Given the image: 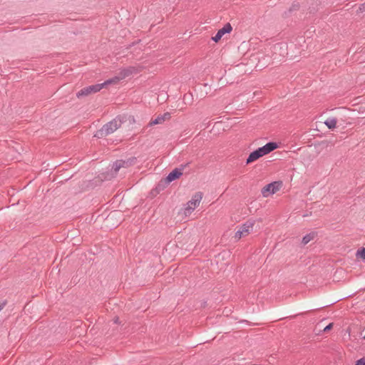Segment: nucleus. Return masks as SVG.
<instances>
[{
  "instance_id": "f257e3e1",
  "label": "nucleus",
  "mask_w": 365,
  "mask_h": 365,
  "mask_svg": "<svg viewBox=\"0 0 365 365\" xmlns=\"http://www.w3.org/2000/svg\"><path fill=\"white\" fill-rule=\"evenodd\" d=\"M119 81V78L115 77L114 78H110L102 83L94 84L91 86H86L80 90L77 93L76 96L78 98H81L83 96H87L91 93H96L100 91L103 88H104L106 85L111 84L113 83H116Z\"/></svg>"
},
{
  "instance_id": "f03ea898",
  "label": "nucleus",
  "mask_w": 365,
  "mask_h": 365,
  "mask_svg": "<svg viewBox=\"0 0 365 365\" xmlns=\"http://www.w3.org/2000/svg\"><path fill=\"white\" fill-rule=\"evenodd\" d=\"M122 120L119 118H115L111 121L105 124L100 130L95 134V137L102 138L107 136L115 132L118 128L120 127Z\"/></svg>"
},
{
  "instance_id": "7ed1b4c3",
  "label": "nucleus",
  "mask_w": 365,
  "mask_h": 365,
  "mask_svg": "<svg viewBox=\"0 0 365 365\" xmlns=\"http://www.w3.org/2000/svg\"><path fill=\"white\" fill-rule=\"evenodd\" d=\"M202 198V195L201 192L195 193L192 199L189 200L185 207L184 214L185 215H189L191 212L199 205L201 200Z\"/></svg>"
},
{
  "instance_id": "20e7f679",
  "label": "nucleus",
  "mask_w": 365,
  "mask_h": 365,
  "mask_svg": "<svg viewBox=\"0 0 365 365\" xmlns=\"http://www.w3.org/2000/svg\"><path fill=\"white\" fill-rule=\"evenodd\" d=\"M254 225L253 222L247 221L245 223L242 224L239 230L235 234V238L238 240L242 237L245 236L250 233V232L252 230Z\"/></svg>"
},
{
  "instance_id": "39448f33",
  "label": "nucleus",
  "mask_w": 365,
  "mask_h": 365,
  "mask_svg": "<svg viewBox=\"0 0 365 365\" xmlns=\"http://www.w3.org/2000/svg\"><path fill=\"white\" fill-rule=\"evenodd\" d=\"M280 183L279 182H272L265 185L261 190L263 197H267L270 195L275 193L279 190Z\"/></svg>"
},
{
  "instance_id": "423d86ee",
  "label": "nucleus",
  "mask_w": 365,
  "mask_h": 365,
  "mask_svg": "<svg viewBox=\"0 0 365 365\" xmlns=\"http://www.w3.org/2000/svg\"><path fill=\"white\" fill-rule=\"evenodd\" d=\"M232 27L230 23L226 24L222 29H219L215 36L212 39L215 42H217L225 34H229L232 31Z\"/></svg>"
},
{
  "instance_id": "0eeeda50",
  "label": "nucleus",
  "mask_w": 365,
  "mask_h": 365,
  "mask_svg": "<svg viewBox=\"0 0 365 365\" xmlns=\"http://www.w3.org/2000/svg\"><path fill=\"white\" fill-rule=\"evenodd\" d=\"M185 165H182V168H175L172 170L166 177V181L171 182L172 181L179 178L182 175V170Z\"/></svg>"
},
{
  "instance_id": "6e6552de",
  "label": "nucleus",
  "mask_w": 365,
  "mask_h": 365,
  "mask_svg": "<svg viewBox=\"0 0 365 365\" xmlns=\"http://www.w3.org/2000/svg\"><path fill=\"white\" fill-rule=\"evenodd\" d=\"M278 145L274 142H269L266 145H264L262 147L259 148V150L262 155V156H264L272 151L274 150L276 148H277Z\"/></svg>"
},
{
  "instance_id": "1a4fd4ad",
  "label": "nucleus",
  "mask_w": 365,
  "mask_h": 365,
  "mask_svg": "<svg viewBox=\"0 0 365 365\" xmlns=\"http://www.w3.org/2000/svg\"><path fill=\"white\" fill-rule=\"evenodd\" d=\"M138 72H140L138 67L129 66L128 68H123L120 72V75L121 78H125L132 74L138 73Z\"/></svg>"
},
{
  "instance_id": "9d476101",
  "label": "nucleus",
  "mask_w": 365,
  "mask_h": 365,
  "mask_svg": "<svg viewBox=\"0 0 365 365\" xmlns=\"http://www.w3.org/2000/svg\"><path fill=\"white\" fill-rule=\"evenodd\" d=\"M261 157H262V156L259 149L257 148V150H254L249 155V156L246 160V164L247 165L250 164L252 162L257 160V159H259Z\"/></svg>"
},
{
  "instance_id": "9b49d317",
  "label": "nucleus",
  "mask_w": 365,
  "mask_h": 365,
  "mask_svg": "<svg viewBox=\"0 0 365 365\" xmlns=\"http://www.w3.org/2000/svg\"><path fill=\"white\" fill-rule=\"evenodd\" d=\"M127 165L128 163L124 160H116L115 163H113L111 170L116 173L121 168L125 167V165Z\"/></svg>"
},
{
  "instance_id": "f8f14e48",
  "label": "nucleus",
  "mask_w": 365,
  "mask_h": 365,
  "mask_svg": "<svg viewBox=\"0 0 365 365\" xmlns=\"http://www.w3.org/2000/svg\"><path fill=\"white\" fill-rule=\"evenodd\" d=\"M337 119L336 118H328L325 121L324 124L329 129H334L336 126Z\"/></svg>"
},
{
  "instance_id": "ddd939ff",
  "label": "nucleus",
  "mask_w": 365,
  "mask_h": 365,
  "mask_svg": "<svg viewBox=\"0 0 365 365\" xmlns=\"http://www.w3.org/2000/svg\"><path fill=\"white\" fill-rule=\"evenodd\" d=\"M315 235H316L315 232H310V233L306 235L305 236L303 237L302 243L304 245L308 244L311 240H312L314 238Z\"/></svg>"
},
{
  "instance_id": "4468645a",
  "label": "nucleus",
  "mask_w": 365,
  "mask_h": 365,
  "mask_svg": "<svg viewBox=\"0 0 365 365\" xmlns=\"http://www.w3.org/2000/svg\"><path fill=\"white\" fill-rule=\"evenodd\" d=\"M163 123V118L161 115H158L154 120H151L148 123V126H153L155 125L162 124Z\"/></svg>"
},
{
  "instance_id": "2eb2a0df",
  "label": "nucleus",
  "mask_w": 365,
  "mask_h": 365,
  "mask_svg": "<svg viewBox=\"0 0 365 365\" xmlns=\"http://www.w3.org/2000/svg\"><path fill=\"white\" fill-rule=\"evenodd\" d=\"M356 257H360L361 259H365V247H362L356 251Z\"/></svg>"
},
{
  "instance_id": "dca6fc26",
  "label": "nucleus",
  "mask_w": 365,
  "mask_h": 365,
  "mask_svg": "<svg viewBox=\"0 0 365 365\" xmlns=\"http://www.w3.org/2000/svg\"><path fill=\"white\" fill-rule=\"evenodd\" d=\"M161 117L163 118V122L166 120H168L170 118L171 115H170V113L169 112H166L163 115H160Z\"/></svg>"
},
{
  "instance_id": "f3484780",
  "label": "nucleus",
  "mask_w": 365,
  "mask_h": 365,
  "mask_svg": "<svg viewBox=\"0 0 365 365\" xmlns=\"http://www.w3.org/2000/svg\"><path fill=\"white\" fill-rule=\"evenodd\" d=\"M355 365H365V358H361L357 360L355 363Z\"/></svg>"
},
{
  "instance_id": "a211bd4d",
  "label": "nucleus",
  "mask_w": 365,
  "mask_h": 365,
  "mask_svg": "<svg viewBox=\"0 0 365 365\" xmlns=\"http://www.w3.org/2000/svg\"><path fill=\"white\" fill-rule=\"evenodd\" d=\"M299 4L296 3L292 5V6L289 9V11L291 12L292 11H296L299 9Z\"/></svg>"
},
{
  "instance_id": "6ab92c4d",
  "label": "nucleus",
  "mask_w": 365,
  "mask_h": 365,
  "mask_svg": "<svg viewBox=\"0 0 365 365\" xmlns=\"http://www.w3.org/2000/svg\"><path fill=\"white\" fill-rule=\"evenodd\" d=\"M359 11L360 12H364L365 11V2L359 5Z\"/></svg>"
},
{
  "instance_id": "aec40b11",
  "label": "nucleus",
  "mask_w": 365,
  "mask_h": 365,
  "mask_svg": "<svg viewBox=\"0 0 365 365\" xmlns=\"http://www.w3.org/2000/svg\"><path fill=\"white\" fill-rule=\"evenodd\" d=\"M332 327H333V324L330 323L329 324H328L327 327H324V331H329L332 328Z\"/></svg>"
},
{
  "instance_id": "412c9836",
  "label": "nucleus",
  "mask_w": 365,
  "mask_h": 365,
  "mask_svg": "<svg viewBox=\"0 0 365 365\" xmlns=\"http://www.w3.org/2000/svg\"><path fill=\"white\" fill-rule=\"evenodd\" d=\"M5 305H6V302H3L2 303H0V311H1L4 309Z\"/></svg>"
},
{
  "instance_id": "4be33fe9",
  "label": "nucleus",
  "mask_w": 365,
  "mask_h": 365,
  "mask_svg": "<svg viewBox=\"0 0 365 365\" xmlns=\"http://www.w3.org/2000/svg\"><path fill=\"white\" fill-rule=\"evenodd\" d=\"M118 319L117 318V319L115 320V323H118Z\"/></svg>"
}]
</instances>
